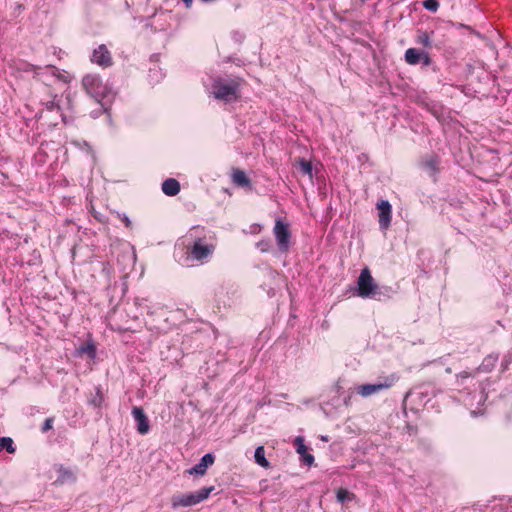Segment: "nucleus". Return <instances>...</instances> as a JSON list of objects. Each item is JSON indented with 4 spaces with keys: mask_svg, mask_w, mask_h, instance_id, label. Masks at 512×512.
I'll use <instances>...</instances> for the list:
<instances>
[{
    "mask_svg": "<svg viewBox=\"0 0 512 512\" xmlns=\"http://www.w3.org/2000/svg\"><path fill=\"white\" fill-rule=\"evenodd\" d=\"M254 458H255V462L263 467V468H268L269 467V462L268 460L266 459L265 457V449L263 446H259L256 448L255 450V454H254Z\"/></svg>",
    "mask_w": 512,
    "mask_h": 512,
    "instance_id": "18",
    "label": "nucleus"
},
{
    "mask_svg": "<svg viewBox=\"0 0 512 512\" xmlns=\"http://www.w3.org/2000/svg\"><path fill=\"white\" fill-rule=\"evenodd\" d=\"M53 427V418H47L42 426V432L45 433Z\"/></svg>",
    "mask_w": 512,
    "mask_h": 512,
    "instance_id": "29",
    "label": "nucleus"
},
{
    "mask_svg": "<svg viewBox=\"0 0 512 512\" xmlns=\"http://www.w3.org/2000/svg\"><path fill=\"white\" fill-rule=\"evenodd\" d=\"M398 380L395 374L385 376L382 381L374 384H363L357 389L358 394L362 397H368L372 394L378 393L382 390L391 388Z\"/></svg>",
    "mask_w": 512,
    "mask_h": 512,
    "instance_id": "7",
    "label": "nucleus"
},
{
    "mask_svg": "<svg viewBox=\"0 0 512 512\" xmlns=\"http://www.w3.org/2000/svg\"><path fill=\"white\" fill-rule=\"evenodd\" d=\"M301 459L308 466H311L314 463V456L308 452L302 455Z\"/></svg>",
    "mask_w": 512,
    "mask_h": 512,
    "instance_id": "26",
    "label": "nucleus"
},
{
    "mask_svg": "<svg viewBox=\"0 0 512 512\" xmlns=\"http://www.w3.org/2000/svg\"><path fill=\"white\" fill-rule=\"evenodd\" d=\"M91 61L99 66L109 67L112 65V56L107 47L104 44H101L94 49Z\"/></svg>",
    "mask_w": 512,
    "mask_h": 512,
    "instance_id": "9",
    "label": "nucleus"
},
{
    "mask_svg": "<svg viewBox=\"0 0 512 512\" xmlns=\"http://www.w3.org/2000/svg\"><path fill=\"white\" fill-rule=\"evenodd\" d=\"M439 163L438 156L432 155L422 162V167L427 171L429 176L435 177L439 172Z\"/></svg>",
    "mask_w": 512,
    "mask_h": 512,
    "instance_id": "13",
    "label": "nucleus"
},
{
    "mask_svg": "<svg viewBox=\"0 0 512 512\" xmlns=\"http://www.w3.org/2000/svg\"><path fill=\"white\" fill-rule=\"evenodd\" d=\"M214 486L203 487L197 491L189 493H176L171 496L170 503L173 509L191 507L208 499Z\"/></svg>",
    "mask_w": 512,
    "mask_h": 512,
    "instance_id": "3",
    "label": "nucleus"
},
{
    "mask_svg": "<svg viewBox=\"0 0 512 512\" xmlns=\"http://www.w3.org/2000/svg\"><path fill=\"white\" fill-rule=\"evenodd\" d=\"M125 223H126V226L130 225V221L127 218L125 219Z\"/></svg>",
    "mask_w": 512,
    "mask_h": 512,
    "instance_id": "31",
    "label": "nucleus"
},
{
    "mask_svg": "<svg viewBox=\"0 0 512 512\" xmlns=\"http://www.w3.org/2000/svg\"><path fill=\"white\" fill-rule=\"evenodd\" d=\"M80 352L82 354L88 355L90 358H95L96 356V347L93 343H87L80 347Z\"/></svg>",
    "mask_w": 512,
    "mask_h": 512,
    "instance_id": "22",
    "label": "nucleus"
},
{
    "mask_svg": "<svg viewBox=\"0 0 512 512\" xmlns=\"http://www.w3.org/2000/svg\"><path fill=\"white\" fill-rule=\"evenodd\" d=\"M432 34H433V31L430 33L427 31H419L416 36L415 41L417 44H420L423 47L430 49L432 47V41H431Z\"/></svg>",
    "mask_w": 512,
    "mask_h": 512,
    "instance_id": "16",
    "label": "nucleus"
},
{
    "mask_svg": "<svg viewBox=\"0 0 512 512\" xmlns=\"http://www.w3.org/2000/svg\"><path fill=\"white\" fill-rule=\"evenodd\" d=\"M197 232L198 228L194 227L192 228L187 237L193 240V243L188 247L187 255L188 257L192 258L193 260L204 262L206 259H208L215 250V245L212 243H208L206 241V237L203 236H195L193 235V232Z\"/></svg>",
    "mask_w": 512,
    "mask_h": 512,
    "instance_id": "2",
    "label": "nucleus"
},
{
    "mask_svg": "<svg viewBox=\"0 0 512 512\" xmlns=\"http://www.w3.org/2000/svg\"><path fill=\"white\" fill-rule=\"evenodd\" d=\"M132 415L137 423V426H136L137 432L141 435L147 434L150 430V425H149L148 417L146 416L143 408L139 407V406L133 407Z\"/></svg>",
    "mask_w": 512,
    "mask_h": 512,
    "instance_id": "10",
    "label": "nucleus"
},
{
    "mask_svg": "<svg viewBox=\"0 0 512 512\" xmlns=\"http://www.w3.org/2000/svg\"><path fill=\"white\" fill-rule=\"evenodd\" d=\"M357 285L358 296L362 298L373 297L377 299V296H380L381 294L378 285L375 283L371 272L367 267L361 270ZM378 300H380V297H378Z\"/></svg>",
    "mask_w": 512,
    "mask_h": 512,
    "instance_id": "4",
    "label": "nucleus"
},
{
    "mask_svg": "<svg viewBox=\"0 0 512 512\" xmlns=\"http://www.w3.org/2000/svg\"><path fill=\"white\" fill-rule=\"evenodd\" d=\"M256 247L262 253H267L271 250V242L268 239H263L256 243Z\"/></svg>",
    "mask_w": 512,
    "mask_h": 512,
    "instance_id": "23",
    "label": "nucleus"
},
{
    "mask_svg": "<svg viewBox=\"0 0 512 512\" xmlns=\"http://www.w3.org/2000/svg\"><path fill=\"white\" fill-rule=\"evenodd\" d=\"M301 459L308 466H311L314 463V456L308 452L302 455Z\"/></svg>",
    "mask_w": 512,
    "mask_h": 512,
    "instance_id": "25",
    "label": "nucleus"
},
{
    "mask_svg": "<svg viewBox=\"0 0 512 512\" xmlns=\"http://www.w3.org/2000/svg\"><path fill=\"white\" fill-rule=\"evenodd\" d=\"M423 7L429 11L436 12L439 8V2L437 0H424Z\"/></svg>",
    "mask_w": 512,
    "mask_h": 512,
    "instance_id": "24",
    "label": "nucleus"
},
{
    "mask_svg": "<svg viewBox=\"0 0 512 512\" xmlns=\"http://www.w3.org/2000/svg\"><path fill=\"white\" fill-rule=\"evenodd\" d=\"M162 191L167 196H175L180 191V184L174 178H168L162 183Z\"/></svg>",
    "mask_w": 512,
    "mask_h": 512,
    "instance_id": "14",
    "label": "nucleus"
},
{
    "mask_svg": "<svg viewBox=\"0 0 512 512\" xmlns=\"http://www.w3.org/2000/svg\"><path fill=\"white\" fill-rule=\"evenodd\" d=\"M379 211V225L382 229H387L390 226L392 218V207L388 201L382 200L377 204Z\"/></svg>",
    "mask_w": 512,
    "mask_h": 512,
    "instance_id": "11",
    "label": "nucleus"
},
{
    "mask_svg": "<svg viewBox=\"0 0 512 512\" xmlns=\"http://www.w3.org/2000/svg\"><path fill=\"white\" fill-rule=\"evenodd\" d=\"M6 450L8 453L13 454L16 451L14 446L13 439L10 437H1L0 438V452L2 450Z\"/></svg>",
    "mask_w": 512,
    "mask_h": 512,
    "instance_id": "19",
    "label": "nucleus"
},
{
    "mask_svg": "<svg viewBox=\"0 0 512 512\" xmlns=\"http://www.w3.org/2000/svg\"><path fill=\"white\" fill-rule=\"evenodd\" d=\"M294 445L296 447V451L297 453L302 456L304 455L306 452H308V448L307 446L305 445L304 443V438L302 436H298L295 438L294 440Z\"/></svg>",
    "mask_w": 512,
    "mask_h": 512,
    "instance_id": "21",
    "label": "nucleus"
},
{
    "mask_svg": "<svg viewBox=\"0 0 512 512\" xmlns=\"http://www.w3.org/2000/svg\"><path fill=\"white\" fill-rule=\"evenodd\" d=\"M102 401H103V396L100 392V390L98 389L97 391V396L91 400V403L95 406V407H100L101 404H102Z\"/></svg>",
    "mask_w": 512,
    "mask_h": 512,
    "instance_id": "28",
    "label": "nucleus"
},
{
    "mask_svg": "<svg viewBox=\"0 0 512 512\" xmlns=\"http://www.w3.org/2000/svg\"><path fill=\"white\" fill-rule=\"evenodd\" d=\"M296 165L302 175H307L310 179L312 178V164L304 158L296 160Z\"/></svg>",
    "mask_w": 512,
    "mask_h": 512,
    "instance_id": "17",
    "label": "nucleus"
},
{
    "mask_svg": "<svg viewBox=\"0 0 512 512\" xmlns=\"http://www.w3.org/2000/svg\"><path fill=\"white\" fill-rule=\"evenodd\" d=\"M182 1L186 4L187 7H190L193 2V0H182Z\"/></svg>",
    "mask_w": 512,
    "mask_h": 512,
    "instance_id": "30",
    "label": "nucleus"
},
{
    "mask_svg": "<svg viewBox=\"0 0 512 512\" xmlns=\"http://www.w3.org/2000/svg\"><path fill=\"white\" fill-rule=\"evenodd\" d=\"M273 234L280 252L287 253L291 246V231L289 224L284 222L282 219H276Z\"/></svg>",
    "mask_w": 512,
    "mask_h": 512,
    "instance_id": "5",
    "label": "nucleus"
},
{
    "mask_svg": "<svg viewBox=\"0 0 512 512\" xmlns=\"http://www.w3.org/2000/svg\"><path fill=\"white\" fill-rule=\"evenodd\" d=\"M84 90L94 99L99 100L106 92V86L97 74H87L82 79Z\"/></svg>",
    "mask_w": 512,
    "mask_h": 512,
    "instance_id": "6",
    "label": "nucleus"
},
{
    "mask_svg": "<svg viewBox=\"0 0 512 512\" xmlns=\"http://www.w3.org/2000/svg\"><path fill=\"white\" fill-rule=\"evenodd\" d=\"M472 376H474V374H471L470 372L467 371H462L456 375V378L460 384H463L464 379H467Z\"/></svg>",
    "mask_w": 512,
    "mask_h": 512,
    "instance_id": "27",
    "label": "nucleus"
},
{
    "mask_svg": "<svg viewBox=\"0 0 512 512\" xmlns=\"http://www.w3.org/2000/svg\"><path fill=\"white\" fill-rule=\"evenodd\" d=\"M337 501L344 503L345 501H351L355 498V495L345 488H339L336 491Z\"/></svg>",
    "mask_w": 512,
    "mask_h": 512,
    "instance_id": "20",
    "label": "nucleus"
},
{
    "mask_svg": "<svg viewBox=\"0 0 512 512\" xmlns=\"http://www.w3.org/2000/svg\"><path fill=\"white\" fill-rule=\"evenodd\" d=\"M215 457L211 453L205 454L199 463L188 470L190 475H205L209 466L213 465Z\"/></svg>",
    "mask_w": 512,
    "mask_h": 512,
    "instance_id": "12",
    "label": "nucleus"
},
{
    "mask_svg": "<svg viewBox=\"0 0 512 512\" xmlns=\"http://www.w3.org/2000/svg\"><path fill=\"white\" fill-rule=\"evenodd\" d=\"M404 59L409 65L422 63L424 66H429L432 63L431 57L427 52L420 51L416 48L407 49L405 51Z\"/></svg>",
    "mask_w": 512,
    "mask_h": 512,
    "instance_id": "8",
    "label": "nucleus"
},
{
    "mask_svg": "<svg viewBox=\"0 0 512 512\" xmlns=\"http://www.w3.org/2000/svg\"><path fill=\"white\" fill-rule=\"evenodd\" d=\"M242 82L241 78L215 80L212 84L214 97L225 102L238 100L240 98L239 90Z\"/></svg>",
    "mask_w": 512,
    "mask_h": 512,
    "instance_id": "1",
    "label": "nucleus"
},
{
    "mask_svg": "<svg viewBox=\"0 0 512 512\" xmlns=\"http://www.w3.org/2000/svg\"><path fill=\"white\" fill-rule=\"evenodd\" d=\"M232 182L240 187H249L251 185L250 179L247 177L245 172L240 169L233 170Z\"/></svg>",
    "mask_w": 512,
    "mask_h": 512,
    "instance_id": "15",
    "label": "nucleus"
}]
</instances>
